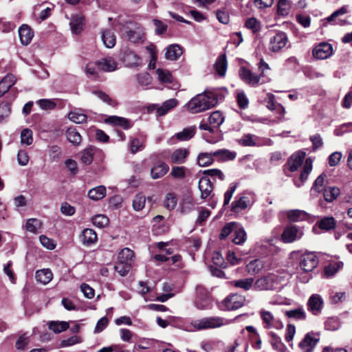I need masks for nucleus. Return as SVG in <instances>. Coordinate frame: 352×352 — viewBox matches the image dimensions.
Masks as SVG:
<instances>
[{"label":"nucleus","instance_id":"39448f33","mask_svg":"<svg viewBox=\"0 0 352 352\" xmlns=\"http://www.w3.org/2000/svg\"><path fill=\"white\" fill-rule=\"evenodd\" d=\"M259 316L262 320L263 328L266 329H282L283 328V323L279 319L276 318L270 311L261 309Z\"/></svg>","mask_w":352,"mask_h":352},{"label":"nucleus","instance_id":"1a4fd4ad","mask_svg":"<svg viewBox=\"0 0 352 352\" xmlns=\"http://www.w3.org/2000/svg\"><path fill=\"white\" fill-rule=\"evenodd\" d=\"M239 76L243 82L252 87H256L258 84H261L263 80L260 75H256L245 67L240 68Z\"/></svg>","mask_w":352,"mask_h":352},{"label":"nucleus","instance_id":"20e7f679","mask_svg":"<svg viewBox=\"0 0 352 352\" xmlns=\"http://www.w3.org/2000/svg\"><path fill=\"white\" fill-rule=\"evenodd\" d=\"M277 285V276L270 274L254 281V289L257 291L274 290Z\"/></svg>","mask_w":352,"mask_h":352},{"label":"nucleus","instance_id":"f257e3e1","mask_svg":"<svg viewBox=\"0 0 352 352\" xmlns=\"http://www.w3.org/2000/svg\"><path fill=\"white\" fill-rule=\"evenodd\" d=\"M218 102L215 94L205 91L196 95L186 104V109L192 113H198L214 107Z\"/></svg>","mask_w":352,"mask_h":352},{"label":"nucleus","instance_id":"f704fd0d","mask_svg":"<svg viewBox=\"0 0 352 352\" xmlns=\"http://www.w3.org/2000/svg\"><path fill=\"white\" fill-rule=\"evenodd\" d=\"M208 121L209 124L214 129L218 128L223 122L224 117L221 112L219 111H215L210 115Z\"/></svg>","mask_w":352,"mask_h":352},{"label":"nucleus","instance_id":"6ab92c4d","mask_svg":"<svg viewBox=\"0 0 352 352\" xmlns=\"http://www.w3.org/2000/svg\"><path fill=\"white\" fill-rule=\"evenodd\" d=\"M107 124L119 126L123 129H129L132 126V123L128 119L116 116H109L104 120Z\"/></svg>","mask_w":352,"mask_h":352},{"label":"nucleus","instance_id":"473e14b6","mask_svg":"<svg viewBox=\"0 0 352 352\" xmlns=\"http://www.w3.org/2000/svg\"><path fill=\"white\" fill-rule=\"evenodd\" d=\"M231 284L233 286H234L235 287L242 289L244 291H248L252 287H254V278H247L233 280L231 282Z\"/></svg>","mask_w":352,"mask_h":352},{"label":"nucleus","instance_id":"c9c22d12","mask_svg":"<svg viewBox=\"0 0 352 352\" xmlns=\"http://www.w3.org/2000/svg\"><path fill=\"white\" fill-rule=\"evenodd\" d=\"M340 195V189L335 186H329L323 190V196L326 201L331 202Z\"/></svg>","mask_w":352,"mask_h":352},{"label":"nucleus","instance_id":"f03ea898","mask_svg":"<svg viewBox=\"0 0 352 352\" xmlns=\"http://www.w3.org/2000/svg\"><path fill=\"white\" fill-rule=\"evenodd\" d=\"M232 320L221 317H206L198 320H192L190 325L196 330L218 328L229 324Z\"/></svg>","mask_w":352,"mask_h":352},{"label":"nucleus","instance_id":"9b49d317","mask_svg":"<svg viewBox=\"0 0 352 352\" xmlns=\"http://www.w3.org/2000/svg\"><path fill=\"white\" fill-rule=\"evenodd\" d=\"M302 235V232L296 226H290L284 229L281 234V239L284 243H289L301 239Z\"/></svg>","mask_w":352,"mask_h":352},{"label":"nucleus","instance_id":"ea45409f","mask_svg":"<svg viewBox=\"0 0 352 352\" xmlns=\"http://www.w3.org/2000/svg\"><path fill=\"white\" fill-rule=\"evenodd\" d=\"M217 72L220 76H224L227 69V60L226 54L220 55L214 65Z\"/></svg>","mask_w":352,"mask_h":352},{"label":"nucleus","instance_id":"a878e982","mask_svg":"<svg viewBox=\"0 0 352 352\" xmlns=\"http://www.w3.org/2000/svg\"><path fill=\"white\" fill-rule=\"evenodd\" d=\"M312 170V161L310 158L305 160V163L303 166V170L300 173V182L295 181V186L298 188L300 187L303 183L307 179L309 173Z\"/></svg>","mask_w":352,"mask_h":352},{"label":"nucleus","instance_id":"7c9ffc66","mask_svg":"<svg viewBox=\"0 0 352 352\" xmlns=\"http://www.w3.org/2000/svg\"><path fill=\"white\" fill-rule=\"evenodd\" d=\"M106 195V188L104 186H99L90 189L88 192V197L94 201L102 199Z\"/></svg>","mask_w":352,"mask_h":352},{"label":"nucleus","instance_id":"5701e85b","mask_svg":"<svg viewBox=\"0 0 352 352\" xmlns=\"http://www.w3.org/2000/svg\"><path fill=\"white\" fill-rule=\"evenodd\" d=\"M97 65L100 69L106 72H113L117 69L118 67L117 63L111 57L102 58L97 62Z\"/></svg>","mask_w":352,"mask_h":352},{"label":"nucleus","instance_id":"052dcab7","mask_svg":"<svg viewBox=\"0 0 352 352\" xmlns=\"http://www.w3.org/2000/svg\"><path fill=\"white\" fill-rule=\"evenodd\" d=\"M21 142L28 146L33 142V133L30 129H25L21 132Z\"/></svg>","mask_w":352,"mask_h":352},{"label":"nucleus","instance_id":"58836bf2","mask_svg":"<svg viewBox=\"0 0 352 352\" xmlns=\"http://www.w3.org/2000/svg\"><path fill=\"white\" fill-rule=\"evenodd\" d=\"M102 40L103 41L104 45L107 48H112L116 45V40L114 33L109 30H106L103 31L102 34Z\"/></svg>","mask_w":352,"mask_h":352},{"label":"nucleus","instance_id":"09e8293b","mask_svg":"<svg viewBox=\"0 0 352 352\" xmlns=\"http://www.w3.org/2000/svg\"><path fill=\"white\" fill-rule=\"evenodd\" d=\"M336 226V221L332 217H324L318 222L319 228L324 230L333 229L335 228Z\"/></svg>","mask_w":352,"mask_h":352},{"label":"nucleus","instance_id":"393cba45","mask_svg":"<svg viewBox=\"0 0 352 352\" xmlns=\"http://www.w3.org/2000/svg\"><path fill=\"white\" fill-rule=\"evenodd\" d=\"M19 34L21 43L25 45H28L34 36V33L30 27L25 24L19 28Z\"/></svg>","mask_w":352,"mask_h":352},{"label":"nucleus","instance_id":"49530a36","mask_svg":"<svg viewBox=\"0 0 352 352\" xmlns=\"http://www.w3.org/2000/svg\"><path fill=\"white\" fill-rule=\"evenodd\" d=\"M48 327L55 333H59L66 331L69 328V324L67 322L51 321L48 324Z\"/></svg>","mask_w":352,"mask_h":352},{"label":"nucleus","instance_id":"79ce46f5","mask_svg":"<svg viewBox=\"0 0 352 352\" xmlns=\"http://www.w3.org/2000/svg\"><path fill=\"white\" fill-rule=\"evenodd\" d=\"M96 151V148L95 147L90 146L82 151L80 157L82 162L86 165L90 164L94 160V155Z\"/></svg>","mask_w":352,"mask_h":352},{"label":"nucleus","instance_id":"ddd939ff","mask_svg":"<svg viewBox=\"0 0 352 352\" xmlns=\"http://www.w3.org/2000/svg\"><path fill=\"white\" fill-rule=\"evenodd\" d=\"M333 52L332 45L328 43H322L318 45L313 50V55L318 59L329 58Z\"/></svg>","mask_w":352,"mask_h":352},{"label":"nucleus","instance_id":"4468645a","mask_svg":"<svg viewBox=\"0 0 352 352\" xmlns=\"http://www.w3.org/2000/svg\"><path fill=\"white\" fill-rule=\"evenodd\" d=\"M169 170V166L164 162L159 161L151 168V177L157 179L164 177Z\"/></svg>","mask_w":352,"mask_h":352},{"label":"nucleus","instance_id":"c03bdc74","mask_svg":"<svg viewBox=\"0 0 352 352\" xmlns=\"http://www.w3.org/2000/svg\"><path fill=\"white\" fill-rule=\"evenodd\" d=\"M70 25L74 33L79 34L83 29L84 18L80 16H75L72 17Z\"/></svg>","mask_w":352,"mask_h":352},{"label":"nucleus","instance_id":"2f4dec72","mask_svg":"<svg viewBox=\"0 0 352 352\" xmlns=\"http://www.w3.org/2000/svg\"><path fill=\"white\" fill-rule=\"evenodd\" d=\"M196 127L191 126L185 128L182 131L177 133L175 136L179 141H187L191 139L195 134Z\"/></svg>","mask_w":352,"mask_h":352},{"label":"nucleus","instance_id":"dca6fc26","mask_svg":"<svg viewBox=\"0 0 352 352\" xmlns=\"http://www.w3.org/2000/svg\"><path fill=\"white\" fill-rule=\"evenodd\" d=\"M190 151L188 148H180L175 150L170 155V162L173 164H184L186 161Z\"/></svg>","mask_w":352,"mask_h":352},{"label":"nucleus","instance_id":"37998d69","mask_svg":"<svg viewBox=\"0 0 352 352\" xmlns=\"http://www.w3.org/2000/svg\"><path fill=\"white\" fill-rule=\"evenodd\" d=\"M156 74L158 80L162 83H171L174 80L172 74L167 69L158 68L156 70Z\"/></svg>","mask_w":352,"mask_h":352},{"label":"nucleus","instance_id":"423d86ee","mask_svg":"<svg viewBox=\"0 0 352 352\" xmlns=\"http://www.w3.org/2000/svg\"><path fill=\"white\" fill-rule=\"evenodd\" d=\"M318 264V258L314 252L302 254L299 258V267L305 272H312Z\"/></svg>","mask_w":352,"mask_h":352},{"label":"nucleus","instance_id":"4be33fe9","mask_svg":"<svg viewBox=\"0 0 352 352\" xmlns=\"http://www.w3.org/2000/svg\"><path fill=\"white\" fill-rule=\"evenodd\" d=\"M124 61L129 67H139L142 65L141 58L132 51L125 53Z\"/></svg>","mask_w":352,"mask_h":352},{"label":"nucleus","instance_id":"412c9836","mask_svg":"<svg viewBox=\"0 0 352 352\" xmlns=\"http://www.w3.org/2000/svg\"><path fill=\"white\" fill-rule=\"evenodd\" d=\"M252 205L250 198L247 196L236 197V199L232 203V211L239 212L245 210Z\"/></svg>","mask_w":352,"mask_h":352},{"label":"nucleus","instance_id":"6e6552de","mask_svg":"<svg viewBox=\"0 0 352 352\" xmlns=\"http://www.w3.org/2000/svg\"><path fill=\"white\" fill-rule=\"evenodd\" d=\"M287 41L288 38L285 32H278L270 38L269 50L273 52H278L286 45Z\"/></svg>","mask_w":352,"mask_h":352},{"label":"nucleus","instance_id":"4c0bfd02","mask_svg":"<svg viewBox=\"0 0 352 352\" xmlns=\"http://www.w3.org/2000/svg\"><path fill=\"white\" fill-rule=\"evenodd\" d=\"M342 263L340 261H333L330 263L324 269V274L327 277H331L335 275L342 267Z\"/></svg>","mask_w":352,"mask_h":352},{"label":"nucleus","instance_id":"e433bc0d","mask_svg":"<svg viewBox=\"0 0 352 352\" xmlns=\"http://www.w3.org/2000/svg\"><path fill=\"white\" fill-rule=\"evenodd\" d=\"M292 8L289 0H278L277 3V14L286 16L289 14Z\"/></svg>","mask_w":352,"mask_h":352},{"label":"nucleus","instance_id":"a211bd4d","mask_svg":"<svg viewBox=\"0 0 352 352\" xmlns=\"http://www.w3.org/2000/svg\"><path fill=\"white\" fill-rule=\"evenodd\" d=\"M178 104V101L175 98H171L166 100L161 106L155 104L154 107L156 109L157 116H163L169 111L174 109Z\"/></svg>","mask_w":352,"mask_h":352},{"label":"nucleus","instance_id":"69168bd1","mask_svg":"<svg viewBox=\"0 0 352 352\" xmlns=\"http://www.w3.org/2000/svg\"><path fill=\"white\" fill-rule=\"evenodd\" d=\"M327 175L324 173L320 175L315 180L314 185L311 189V191L314 190L316 192H320L324 189L323 188L324 179Z\"/></svg>","mask_w":352,"mask_h":352},{"label":"nucleus","instance_id":"de8ad7c7","mask_svg":"<svg viewBox=\"0 0 352 352\" xmlns=\"http://www.w3.org/2000/svg\"><path fill=\"white\" fill-rule=\"evenodd\" d=\"M268 336L270 338V343L273 348L278 351H283L285 346L282 342L280 338L272 331L269 332Z\"/></svg>","mask_w":352,"mask_h":352},{"label":"nucleus","instance_id":"bf43d9fd","mask_svg":"<svg viewBox=\"0 0 352 352\" xmlns=\"http://www.w3.org/2000/svg\"><path fill=\"white\" fill-rule=\"evenodd\" d=\"M41 227V222L37 219H30L25 224V230L30 232L36 233Z\"/></svg>","mask_w":352,"mask_h":352},{"label":"nucleus","instance_id":"0eeeda50","mask_svg":"<svg viewBox=\"0 0 352 352\" xmlns=\"http://www.w3.org/2000/svg\"><path fill=\"white\" fill-rule=\"evenodd\" d=\"M245 297L237 294H232L227 296L221 303L222 310L238 309L244 305Z\"/></svg>","mask_w":352,"mask_h":352},{"label":"nucleus","instance_id":"e2e57ef3","mask_svg":"<svg viewBox=\"0 0 352 352\" xmlns=\"http://www.w3.org/2000/svg\"><path fill=\"white\" fill-rule=\"evenodd\" d=\"M210 304L211 300L208 296H197L196 298L195 305L199 309H206L210 307Z\"/></svg>","mask_w":352,"mask_h":352},{"label":"nucleus","instance_id":"3c124183","mask_svg":"<svg viewBox=\"0 0 352 352\" xmlns=\"http://www.w3.org/2000/svg\"><path fill=\"white\" fill-rule=\"evenodd\" d=\"M137 82L140 87H146L151 85L152 82V77L147 72L138 74L135 76Z\"/></svg>","mask_w":352,"mask_h":352},{"label":"nucleus","instance_id":"aec40b11","mask_svg":"<svg viewBox=\"0 0 352 352\" xmlns=\"http://www.w3.org/2000/svg\"><path fill=\"white\" fill-rule=\"evenodd\" d=\"M305 157V153L302 151H298L293 154L288 160L289 170L292 172L296 171L302 165Z\"/></svg>","mask_w":352,"mask_h":352},{"label":"nucleus","instance_id":"4d7b16f0","mask_svg":"<svg viewBox=\"0 0 352 352\" xmlns=\"http://www.w3.org/2000/svg\"><path fill=\"white\" fill-rule=\"evenodd\" d=\"M245 26L254 33L259 32L261 29V22L254 17L248 18L245 21Z\"/></svg>","mask_w":352,"mask_h":352},{"label":"nucleus","instance_id":"9d476101","mask_svg":"<svg viewBox=\"0 0 352 352\" xmlns=\"http://www.w3.org/2000/svg\"><path fill=\"white\" fill-rule=\"evenodd\" d=\"M319 341V336L314 332L307 333L298 346L302 352H311Z\"/></svg>","mask_w":352,"mask_h":352},{"label":"nucleus","instance_id":"f3484780","mask_svg":"<svg viewBox=\"0 0 352 352\" xmlns=\"http://www.w3.org/2000/svg\"><path fill=\"white\" fill-rule=\"evenodd\" d=\"M238 142L243 146H259L263 144L261 138L250 133L243 135Z\"/></svg>","mask_w":352,"mask_h":352},{"label":"nucleus","instance_id":"5fc2aeb1","mask_svg":"<svg viewBox=\"0 0 352 352\" xmlns=\"http://www.w3.org/2000/svg\"><path fill=\"white\" fill-rule=\"evenodd\" d=\"M285 315L288 318H294L296 320H303L306 318V314L302 308L287 311Z\"/></svg>","mask_w":352,"mask_h":352},{"label":"nucleus","instance_id":"a19ab883","mask_svg":"<svg viewBox=\"0 0 352 352\" xmlns=\"http://www.w3.org/2000/svg\"><path fill=\"white\" fill-rule=\"evenodd\" d=\"M214 162L212 153H201L197 156V164L199 166L204 167L210 166Z\"/></svg>","mask_w":352,"mask_h":352},{"label":"nucleus","instance_id":"cd10ccee","mask_svg":"<svg viewBox=\"0 0 352 352\" xmlns=\"http://www.w3.org/2000/svg\"><path fill=\"white\" fill-rule=\"evenodd\" d=\"M80 239L84 245H89L97 241V234L94 230L86 228L82 231Z\"/></svg>","mask_w":352,"mask_h":352},{"label":"nucleus","instance_id":"f8f14e48","mask_svg":"<svg viewBox=\"0 0 352 352\" xmlns=\"http://www.w3.org/2000/svg\"><path fill=\"white\" fill-rule=\"evenodd\" d=\"M307 307L314 315H318L323 307V300L322 297L317 294H312L308 300Z\"/></svg>","mask_w":352,"mask_h":352},{"label":"nucleus","instance_id":"b1692460","mask_svg":"<svg viewBox=\"0 0 352 352\" xmlns=\"http://www.w3.org/2000/svg\"><path fill=\"white\" fill-rule=\"evenodd\" d=\"M183 54L182 47L177 44L169 45L166 50L165 58L169 60H177Z\"/></svg>","mask_w":352,"mask_h":352},{"label":"nucleus","instance_id":"72a5a7b5","mask_svg":"<svg viewBox=\"0 0 352 352\" xmlns=\"http://www.w3.org/2000/svg\"><path fill=\"white\" fill-rule=\"evenodd\" d=\"M146 197L142 192L136 194L132 201L133 209L135 211H141L145 207Z\"/></svg>","mask_w":352,"mask_h":352},{"label":"nucleus","instance_id":"774afa93","mask_svg":"<svg viewBox=\"0 0 352 352\" xmlns=\"http://www.w3.org/2000/svg\"><path fill=\"white\" fill-rule=\"evenodd\" d=\"M246 240V233L243 228L236 230L234 237L232 239L233 243L236 245L243 244Z\"/></svg>","mask_w":352,"mask_h":352},{"label":"nucleus","instance_id":"864d4df0","mask_svg":"<svg viewBox=\"0 0 352 352\" xmlns=\"http://www.w3.org/2000/svg\"><path fill=\"white\" fill-rule=\"evenodd\" d=\"M287 216L290 221H298L305 219L307 213L303 210H292L287 212Z\"/></svg>","mask_w":352,"mask_h":352},{"label":"nucleus","instance_id":"0e129e2a","mask_svg":"<svg viewBox=\"0 0 352 352\" xmlns=\"http://www.w3.org/2000/svg\"><path fill=\"white\" fill-rule=\"evenodd\" d=\"M109 219L104 214H98L92 218V223L94 226L102 228H104L109 224Z\"/></svg>","mask_w":352,"mask_h":352},{"label":"nucleus","instance_id":"bb28decb","mask_svg":"<svg viewBox=\"0 0 352 352\" xmlns=\"http://www.w3.org/2000/svg\"><path fill=\"white\" fill-rule=\"evenodd\" d=\"M16 78L13 74H8L0 81V97L15 84Z\"/></svg>","mask_w":352,"mask_h":352},{"label":"nucleus","instance_id":"8fccbe9b","mask_svg":"<svg viewBox=\"0 0 352 352\" xmlns=\"http://www.w3.org/2000/svg\"><path fill=\"white\" fill-rule=\"evenodd\" d=\"M70 120L77 124H82L87 121V116L81 112L80 110L71 111L68 116Z\"/></svg>","mask_w":352,"mask_h":352},{"label":"nucleus","instance_id":"c85d7f7f","mask_svg":"<svg viewBox=\"0 0 352 352\" xmlns=\"http://www.w3.org/2000/svg\"><path fill=\"white\" fill-rule=\"evenodd\" d=\"M53 278L52 272L49 269H42L36 272V279L44 285L50 283Z\"/></svg>","mask_w":352,"mask_h":352},{"label":"nucleus","instance_id":"338daca9","mask_svg":"<svg viewBox=\"0 0 352 352\" xmlns=\"http://www.w3.org/2000/svg\"><path fill=\"white\" fill-rule=\"evenodd\" d=\"M186 168L184 166H173L170 175L175 179H184L186 177Z\"/></svg>","mask_w":352,"mask_h":352},{"label":"nucleus","instance_id":"6e6d98bb","mask_svg":"<svg viewBox=\"0 0 352 352\" xmlns=\"http://www.w3.org/2000/svg\"><path fill=\"white\" fill-rule=\"evenodd\" d=\"M66 135L68 141L74 145H78L81 142L80 133L74 129H69L66 132Z\"/></svg>","mask_w":352,"mask_h":352},{"label":"nucleus","instance_id":"7ed1b4c3","mask_svg":"<svg viewBox=\"0 0 352 352\" xmlns=\"http://www.w3.org/2000/svg\"><path fill=\"white\" fill-rule=\"evenodd\" d=\"M122 34L124 38L132 43L141 41L144 36L143 28L137 23H127L122 30Z\"/></svg>","mask_w":352,"mask_h":352},{"label":"nucleus","instance_id":"13d9d810","mask_svg":"<svg viewBox=\"0 0 352 352\" xmlns=\"http://www.w3.org/2000/svg\"><path fill=\"white\" fill-rule=\"evenodd\" d=\"M131 267V264L129 263L118 261L114 268L119 274L124 276L129 272Z\"/></svg>","mask_w":352,"mask_h":352},{"label":"nucleus","instance_id":"2eb2a0df","mask_svg":"<svg viewBox=\"0 0 352 352\" xmlns=\"http://www.w3.org/2000/svg\"><path fill=\"white\" fill-rule=\"evenodd\" d=\"M199 191L201 192V198L206 199L208 198L213 190V185L212 182L208 177H201L199 181L198 185Z\"/></svg>","mask_w":352,"mask_h":352},{"label":"nucleus","instance_id":"a18cd8bd","mask_svg":"<svg viewBox=\"0 0 352 352\" xmlns=\"http://www.w3.org/2000/svg\"><path fill=\"white\" fill-rule=\"evenodd\" d=\"M263 263L260 259H254L249 262L246 265L247 272L249 274L258 273L263 268Z\"/></svg>","mask_w":352,"mask_h":352},{"label":"nucleus","instance_id":"680f3d73","mask_svg":"<svg viewBox=\"0 0 352 352\" xmlns=\"http://www.w3.org/2000/svg\"><path fill=\"white\" fill-rule=\"evenodd\" d=\"M133 257V252L129 248L122 249L118 254V261L129 263L131 264L132 258Z\"/></svg>","mask_w":352,"mask_h":352},{"label":"nucleus","instance_id":"c756f323","mask_svg":"<svg viewBox=\"0 0 352 352\" xmlns=\"http://www.w3.org/2000/svg\"><path fill=\"white\" fill-rule=\"evenodd\" d=\"M214 157L219 161L232 160L236 157V153L227 149H219L212 152Z\"/></svg>","mask_w":352,"mask_h":352},{"label":"nucleus","instance_id":"603ef678","mask_svg":"<svg viewBox=\"0 0 352 352\" xmlns=\"http://www.w3.org/2000/svg\"><path fill=\"white\" fill-rule=\"evenodd\" d=\"M258 67L260 71V76L263 78L261 81V84L266 83L270 80L269 78H267V71L270 69L269 65L265 63L263 59H261L260 62L258 63Z\"/></svg>","mask_w":352,"mask_h":352}]
</instances>
